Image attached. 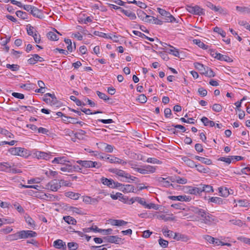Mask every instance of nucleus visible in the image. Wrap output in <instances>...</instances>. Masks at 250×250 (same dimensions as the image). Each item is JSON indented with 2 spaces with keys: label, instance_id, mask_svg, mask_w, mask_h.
Returning a JSON list of instances; mask_svg holds the SVG:
<instances>
[{
  "label": "nucleus",
  "instance_id": "nucleus-51",
  "mask_svg": "<svg viewBox=\"0 0 250 250\" xmlns=\"http://www.w3.org/2000/svg\"><path fill=\"white\" fill-rule=\"evenodd\" d=\"M67 247L70 250H76L78 248V244L75 242H69Z\"/></svg>",
  "mask_w": 250,
  "mask_h": 250
},
{
  "label": "nucleus",
  "instance_id": "nucleus-42",
  "mask_svg": "<svg viewBox=\"0 0 250 250\" xmlns=\"http://www.w3.org/2000/svg\"><path fill=\"white\" fill-rule=\"evenodd\" d=\"M169 47H171V49H169L168 52L170 54H172L175 57H179V52L178 49L171 45H169Z\"/></svg>",
  "mask_w": 250,
  "mask_h": 250
},
{
  "label": "nucleus",
  "instance_id": "nucleus-13",
  "mask_svg": "<svg viewBox=\"0 0 250 250\" xmlns=\"http://www.w3.org/2000/svg\"><path fill=\"white\" fill-rule=\"evenodd\" d=\"M168 198L172 200H178L180 201H189L191 198L186 195H179V196H169Z\"/></svg>",
  "mask_w": 250,
  "mask_h": 250
},
{
  "label": "nucleus",
  "instance_id": "nucleus-23",
  "mask_svg": "<svg viewBox=\"0 0 250 250\" xmlns=\"http://www.w3.org/2000/svg\"><path fill=\"white\" fill-rule=\"evenodd\" d=\"M121 12L129 18L130 20H133L136 19V16L135 14L130 11L125 10L122 8Z\"/></svg>",
  "mask_w": 250,
  "mask_h": 250
},
{
  "label": "nucleus",
  "instance_id": "nucleus-39",
  "mask_svg": "<svg viewBox=\"0 0 250 250\" xmlns=\"http://www.w3.org/2000/svg\"><path fill=\"white\" fill-rule=\"evenodd\" d=\"M45 97H50L51 98L52 105H56L58 102L57 99L54 94H51L49 93H46L44 95Z\"/></svg>",
  "mask_w": 250,
  "mask_h": 250
},
{
  "label": "nucleus",
  "instance_id": "nucleus-16",
  "mask_svg": "<svg viewBox=\"0 0 250 250\" xmlns=\"http://www.w3.org/2000/svg\"><path fill=\"white\" fill-rule=\"evenodd\" d=\"M35 154L38 159H43L46 160H48L51 157L50 152L48 153L42 151H37Z\"/></svg>",
  "mask_w": 250,
  "mask_h": 250
},
{
  "label": "nucleus",
  "instance_id": "nucleus-22",
  "mask_svg": "<svg viewBox=\"0 0 250 250\" xmlns=\"http://www.w3.org/2000/svg\"><path fill=\"white\" fill-rule=\"evenodd\" d=\"M203 74L207 77L211 78L214 77L215 76V73L209 67H205V69H203Z\"/></svg>",
  "mask_w": 250,
  "mask_h": 250
},
{
  "label": "nucleus",
  "instance_id": "nucleus-21",
  "mask_svg": "<svg viewBox=\"0 0 250 250\" xmlns=\"http://www.w3.org/2000/svg\"><path fill=\"white\" fill-rule=\"evenodd\" d=\"M0 167L1 170L6 172H10L12 166L8 163L3 162L0 163Z\"/></svg>",
  "mask_w": 250,
  "mask_h": 250
},
{
  "label": "nucleus",
  "instance_id": "nucleus-64",
  "mask_svg": "<svg viewBox=\"0 0 250 250\" xmlns=\"http://www.w3.org/2000/svg\"><path fill=\"white\" fill-rule=\"evenodd\" d=\"M198 92L199 94L202 96L205 97L207 95V90L203 87H200L198 89Z\"/></svg>",
  "mask_w": 250,
  "mask_h": 250
},
{
  "label": "nucleus",
  "instance_id": "nucleus-56",
  "mask_svg": "<svg viewBox=\"0 0 250 250\" xmlns=\"http://www.w3.org/2000/svg\"><path fill=\"white\" fill-rule=\"evenodd\" d=\"M96 93L100 99H103L105 101L109 99V98L104 93L101 92L99 91H97Z\"/></svg>",
  "mask_w": 250,
  "mask_h": 250
},
{
  "label": "nucleus",
  "instance_id": "nucleus-50",
  "mask_svg": "<svg viewBox=\"0 0 250 250\" xmlns=\"http://www.w3.org/2000/svg\"><path fill=\"white\" fill-rule=\"evenodd\" d=\"M0 133L9 138L14 137V135L12 133L4 129L0 128Z\"/></svg>",
  "mask_w": 250,
  "mask_h": 250
},
{
  "label": "nucleus",
  "instance_id": "nucleus-59",
  "mask_svg": "<svg viewBox=\"0 0 250 250\" xmlns=\"http://www.w3.org/2000/svg\"><path fill=\"white\" fill-rule=\"evenodd\" d=\"M168 15H169L167 16V17L165 18L166 22H173L176 21V22H178V21H176V19L170 13H168Z\"/></svg>",
  "mask_w": 250,
  "mask_h": 250
},
{
  "label": "nucleus",
  "instance_id": "nucleus-26",
  "mask_svg": "<svg viewBox=\"0 0 250 250\" xmlns=\"http://www.w3.org/2000/svg\"><path fill=\"white\" fill-rule=\"evenodd\" d=\"M65 196L67 197L70 198L73 200H78L80 196V194L78 193H75L72 191L66 192Z\"/></svg>",
  "mask_w": 250,
  "mask_h": 250
},
{
  "label": "nucleus",
  "instance_id": "nucleus-40",
  "mask_svg": "<svg viewBox=\"0 0 250 250\" xmlns=\"http://www.w3.org/2000/svg\"><path fill=\"white\" fill-rule=\"evenodd\" d=\"M95 230L97 231V232H101L104 234L107 235L110 234L112 233V229H99L97 226H95Z\"/></svg>",
  "mask_w": 250,
  "mask_h": 250
},
{
  "label": "nucleus",
  "instance_id": "nucleus-12",
  "mask_svg": "<svg viewBox=\"0 0 250 250\" xmlns=\"http://www.w3.org/2000/svg\"><path fill=\"white\" fill-rule=\"evenodd\" d=\"M118 188L123 192H136L135 191V189L134 187L131 185H124L122 184V186H121L120 187Z\"/></svg>",
  "mask_w": 250,
  "mask_h": 250
},
{
  "label": "nucleus",
  "instance_id": "nucleus-36",
  "mask_svg": "<svg viewBox=\"0 0 250 250\" xmlns=\"http://www.w3.org/2000/svg\"><path fill=\"white\" fill-rule=\"evenodd\" d=\"M137 15L143 21H145L146 18H152L150 16L146 15V13L141 10L137 11Z\"/></svg>",
  "mask_w": 250,
  "mask_h": 250
},
{
  "label": "nucleus",
  "instance_id": "nucleus-7",
  "mask_svg": "<svg viewBox=\"0 0 250 250\" xmlns=\"http://www.w3.org/2000/svg\"><path fill=\"white\" fill-rule=\"evenodd\" d=\"M46 188L50 189L52 191H57L59 188H61V182L54 179L49 182L46 185Z\"/></svg>",
  "mask_w": 250,
  "mask_h": 250
},
{
  "label": "nucleus",
  "instance_id": "nucleus-47",
  "mask_svg": "<svg viewBox=\"0 0 250 250\" xmlns=\"http://www.w3.org/2000/svg\"><path fill=\"white\" fill-rule=\"evenodd\" d=\"M81 111L83 112H84L85 114L87 115H90V114H96L98 113H102L103 112L101 111H96L94 112H91V110L89 109H86V108H82L81 109Z\"/></svg>",
  "mask_w": 250,
  "mask_h": 250
},
{
  "label": "nucleus",
  "instance_id": "nucleus-52",
  "mask_svg": "<svg viewBox=\"0 0 250 250\" xmlns=\"http://www.w3.org/2000/svg\"><path fill=\"white\" fill-rule=\"evenodd\" d=\"M6 67L7 68L10 69L12 71H18L19 70L20 66L18 64H7Z\"/></svg>",
  "mask_w": 250,
  "mask_h": 250
},
{
  "label": "nucleus",
  "instance_id": "nucleus-62",
  "mask_svg": "<svg viewBox=\"0 0 250 250\" xmlns=\"http://www.w3.org/2000/svg\"><path fill=\"white\" fill-rule=\"evenodd\" d=\"M205 210L202 208H194L193 209V211L196 213L198 214L199 216H203L204 214Z\"/></svg>",
  "mask_w": 250,
  "mask_h": 250
},
{
  "label": "nucleus",
  "instance_id": "nucleus-55",
  "mask_svg": "<svg viewBox=\"0 0 250 250\" xmlns=\"http://www.w3.org/2000/svg\"><path fill=\"white\" fill-rule=\"evenodd\" d=\"M219 161L226 162L228 164H230L232 160V156L228 157H221L218 159Z\"/></svg>",
  "mask_w": 250,
  "mask_h": 250
},
{
  "label": "nucleus",
  "instance_id": "nucleus-34",
  "mask_svg": "<svg viewBox=\"0 0 250 250\" xmlns=\"http://www.w3.org/2000/svg\"><path fill=\"white\" fill-rule=\"evenodd\" d=\"M220 195L222 197H227L229 194V192L228 189L227 188L220 187L218 188Z\"/></svg>",
  "mask_w": 250,
  "mask_h": 250
},
{
  "label": "nucleus",
  "instance_id": "nucleus-17",
  "mask_svg": "<svg viewBox=\"0 0 250 250\" xmlns=\"http://www.w3.org/2000/svg\"><path fill=\"white\" fill-rule=\"evenodd\" d=\"M43 62L44 59L43 58L39 56L38 54L32 55V57L27 60L29 64H34L37 62Z\"/></svg>",
  "mask_w": 250,
  "mask_h": 250
},
{
  "label": "nucleus",
  "instance_id": "nucleus-61",
  "mask_svg": "<svg viewBox=\"0 0 250 250\" xmlns=\"http://www.w3.org/2000/svg\"><path fill=\"white\" fill-rule=\"evenodd\" d=\"M137 100L141 103L144 104L147 101V98L144 94H141L139 95Z\"/></svg>",
  "mask_w": 250,
  "mask_h": 250
},
{
  "label": "nucleus",
  "instance_id": "nucleus-14",
  "mask_svg": "<svg viewBox=\"0 0 250 250\" xmlns=\"http://www.w3.org/2000/svg\"><path fill=\"white\" fill-rule=\"evenodd\" d=\"M30 13L34 17L38 18L39 19H42L44 17L42 11L35 6H34L33 8L31 10V12H30Z\"/></svg>",
  "mask_w": 250,
  "mask_h": 250
},
{
  "label": "nucleus",
  "instance_id": "nucleus-44",
  "mask_svg": "<svg viewBox=\"0 0 250 250\" xmlns=\"http://www.w3.org/2000/svg\"><path fill=\"white\" fill-rule=\"evenodd\" d=\"M47 38L48 39L51 40V41H58L59 40V38L57 36V35L53 32H49L47 34Z\"/></svg>",
  "mask_w": 250,
  "mask_h": 250
},
{
  "label": "nucleus",
  "instance_id": "nucleus-48",
  "mask_svg": "<svg viewBox=\"0 0 250 250\" xmlns=\"http://www.w3.org/2000/svg\"><path fill=\"white\" fill-rule=\"evenodd\" d=\"M189 191L191 194H200V193H201V187H199V188L192 187L189 190Z\"/></svg>",
  "mask_w": 250,
  "mask_h": 250
},
{
  "label": "nucleus",
  "instance_id": "nucleus-43",
  "mask_svg": "<svg viewBox=\"0 0 250 250\" xmlns=\"http://www.w3.org/2000/svg\"><path fill=\"white\" fill-rule=\"evenodd\" d=\"M144 167L148 174L154 173L156 169V167H153L150 165H146L144 166Z\"/></svg>",
  "mask_w": 250,
  "mask_h": 250
},
{
  "label": "nucleus",
  "instance_id": "nucleus-8",
  "mask_svg": "<svg viewBox=\"0 0 250 250\" xmlns=\"http://www.w3.org/2000/svg\"><path fill=\"white\" fill-rule=\"evenodd\" d=\"M20 232V236L21 239H26L28 238H34L37 236V233L33 230H21Z\"/></svg>",
  "mask_w": 250,
  "mask_h": 250
},
{
  "label": "nucleus",
  "instance_id": "nucleus-46",
  "mask_svg": "<svg viewBox=\"0 0 250 250\" xmlns=\"http://www.w3.org/2000/svg\"><path fill=\"white\" fill-rule=\"evenodd\" d=\"M16 14L18 17L21 18L22 20L27 19L28 16L25 12L19 10L16 12Z\"/></svg>",
  "mask_w": 250,
  "mask_h": 250
},
{
  "label": "nucleus",
  "instance_id": "nucleus-37",
  "mask_svg": "<svg viewBox=\"0 0 250 250\" xmlns=\"http://www.w3.org/2000/svg\"><path fill=\"white\" fill-rule=\"evenodd\" d=\"M195 158L196 160H199V161H201V162H202L203 163L205 164L206 165H209L211 164V163H212L211 160L209 159H208V158H204V157H200L199 156H196L195 157Z\"/></svg>",
  "mask_w": 250,
  "mask_h": 250
},
{
  "label": "nucleus",
  "instance_id": "nucleus-11",
  "mask_svg": "<svg viewBox=\"0 0 250 250\" xmlns=\"http://www.w3.org/2000/svg\"><path fill=\"white\" fill-rule=\"evenodd\" d=\"M104 239L106 242L115 243L116 244H119L121 240V238H119L116 235L107 236L104 237Z\"/></svg>",
  "mask_w": 250,
  "mask_h": 250
},
{
  "label": "nucleus",
  "instance_id": "nucleus-2",
  "mask_svg": "<svg viewBox=\"0 0 250 250\" xmlns=\"http://www.w3.org/2000/svg\"><path fill=\"white\" fill-rule=\"evenodd\" d=\"M8 151L12 155H18L25 158H27L30 155L29 152L23 147H12L9 149Z\"/></svg>",
  "mask_w": 250,
  "mask_h": 250
},
{
  "label": "nucleus",
  "instance_id": "nucleus-5",
  "mask_svg": "<svg viewBox=\"0 0 250 250\" xmlns=\"http://www.w3.org/2000/svg\"><path fill=\"white\" fill-rule=\"evenodd\" d=\"M200 216L202 218L201 222L208 226L211 225L216 220V218L214 216L205 210L204 211V215Z\"/></svg>",
  "mask_w": 250,
  "mask_h": 250
},
{
  "label": "nucleus",
  "instance_id": "nucleus-35",
  "mask_svg": "<svg viewBox=\"0 0 250 250\" xmlns=\"http://www.w3.org/2000/svg\"><path fill=\"white\" fill-rule=\"evenodd\" d=\"M63 219L68 224L76 225L77 223L76 220L70 216H64Z\"/></svg>",
  "mask_w": 250,
  "mask_h": 250
},
{
  "label": "nucleus",
  "instance_id": "nucleus-19",
  "mask_svg": "<svg viewBox=\"0 0 250 250\" xmlns=\"http://www.w3.org/2000/svg\"><path fill=\"white\" fill-rule=\"evenodd\" d=\"M173 238L178 241L182 240L184 242H187L189 239L187 235L178 233H174Z\"/></svg>",
  "mask_w": 250,
  "mask_h": 250
},
{
  "label": "nucleus",
  "instance_id": "nucleus-53",
  "mask_svg": "<svg viewBox=\"0 0 250 250\" xmlns=\"http://www.w3.org/2000/svg\"><path fill=\"white\" fill-rule=\"evenodd\" d=\"M212 110L216 112H219L222 110V106L218 104H214L212 106Z\"/></svg>",
  "mask_w": 250,
  "mask_h": 250
},
{
  "label": "nucleus",
  "instance_id": "nucleus-38",
  "mask_svg": "<svg viewBox=\"0 0 250 250\" xmlns=\"http://www.w3.org/2000/svg\"><path fill=\"white\" fill-rule=\"evenodd\" d=\"M127 3L135 4L137 5V6H138L139 7H140V8H143V9H145L147 7V5L146 3H145L142 1H136V0H133V1H127Z\"/></svg>",
  "mask_w": 250,
  "mask_h": 250
},
{
  "label": "nucleus",
  "instance_id": "nucleus-3",
  "mask_svg": "<svg viewBox=\"0 0 250 250\" xmlns=\"http://www.w3.org/2000/svg\"><path fill=\"white\" fill-rule=\"evenodd\" d=\"M76 163L84 168H99L102 166L100 163L93 162L90 160H78Z\"/></svg>",
  "mask_w": 250,
  "mask_h": 250
},
{
  "label": "nucleus",
  "instance_id": "nucleus-4",
  "mask_svg": "<svg viewBox=\"0 0 250 250\" xmlns=\"http://www.w3.org/2000/svg\"><path fill=\"white\" fill-rule=\"evenodd\" d=\"M186 8L188 12L193 15L200 16L205 14L204 9L197 5L194 6L187 5Z\"/></svg>",
  "mask_w": 250,
  "mask_h": 250
},
{
  "label": "nucleus",
  "instance_id": "nucleus-20",
  "mask_svg": "<svg viewBox=\"0 0 250 250\" xmlns=\"http://www.w3.org/2000/svg\"><path fill=\"white\" fill-rule=\"evenodd\" d=\"M58 197L57 196L49 193H44L42 195V198L48 201H54L55 200H58Z\"/></svg>",
  "mask_w": 250,
  "mask_h": 250
},
{
  "label": "nucleus",
  "instance_id": "nucleus-63",
  "mask_svg": "<svg viewBox=\"0 0 250 250\" xmlns=\"http://www.w3.org/2000/svg\"><path fill=\"white\" fill-rule=\"evenodd\" d=\"M195 167L197 168V170L200 172L206 173L207 172V169L200 164L196 165Z\"/></svg>",
  "mask_w": 250,
  "mask_h": 250
},
{
  "label": "nucleus",
  "instance_id": "nucleus-28",
  "mask_svg": "<svg viewBox=\"0 0 250 250\" xmlns=\"http://www.w3.org/2000/svg\"><path fill=\"white\" fill-rule=\"evenodd\" d=\"M217 56L218 57L217 59L218 60L221 61H223L228 62H232L233 61L232 59L228 56L222 55L220 53L217 54Z\"/></svg>",
  "mask_w": 250,
  "mask_h": 250
},
{
  "label": "nucleus",
  "instance_id": "nucleus-25",
  "mask_svg": "<svg viewBox=\"0 0 250 250\" xmlns=\"http://www.w3.org/2000/svg\"><path fill=\"white\" fill-rule=\"evenodd\" d=\"M209 202H211L218 205H223L226 203L223 199L218 197H211L209 198Z\"/></svg>",
  "mask_w": 250,
  "mask_h": 250
},
{
  "label": "nucleus",
  "instance_id": "nucleus-27",
  "mask_svg": "<svg viewBox=\"0 0 250 250\" xmlns=\"http://www.w3.org/2000/svg\"><path fill=\"white\" fill-rule=\"evenodd\" d=\"M20 235V232L18 231L16 233L9 234L6 237V240L9 241H12L14 240H17L18 239H21Z\"/></svg>",
  "mask_w": 250,
  "mask_h": 250
},
{
  "label": "nucleus",
  "instance_id": "nucleus-31",
  "mask_svg": "<svg viewBox=\"0 0 250 250\" xmlns=\"http://www.w3.org/2000/svg\"><path fill=\"white\" fill-rule=\"evenodd\" d=\"M193 42L194 44L197 45L199 47L203 49H207L208 48V46L201 42L200 40L194 39Z\"/></svg>",
  "mask_w": 250,
  "mask_h": 250
},
{
  "label": "nucleus",
  "instance_id": "nucleus-24",
  "mask_svg": "<svg viewBox=\"0 0 250 250\" xmlns=\"http://www.w3.org/2000/svg\"><path fill=\"white\" fill-rule=\"evenodd\" d=\"M201 121L205 126L209 125L210 127H213L215 125V124L213 121L209 120L206 117H203L201 119Z\"/></svg>",
  "mask_w": 250,
  "mask_h": 250
},
{
  "label": "nucleus",
  "instance_id": "nucleus-41",
  "mask_svg": "<svg viewBox=\"0 0 250 250\" xmlns=\"http://www.w3.org/2000/svg\"><path fill=\"white\" fill-rule=\"evenodd\" d=\"M206 5L208 7L216 12L220 11V12L221 13V12L223 11L222 9H221V11H220V8L216 7L213 3L209 1H208L207 2Z\"/></svg>",
  "mask_w": 250,
  "mask_h": 250
},
{
  "label": "nucleus",
  "instance_id": "nucleus-45",
  "mask_svg": "<svg viewBox=\"0 0 250 250\" xmlns=\"http://www.w3.org/2000/svg\"><path fill=\"white\" fill-rule=\"evenodd\" d=\"M236 9L238 11L242 13H250V8L237 6Z\"/></svg>",
  "mask_w": 250,
  "mask_h": 250
},
{
  "label": "nucleus",
  "instance_id": "nucleus-15",
  "mask_svg": "<svg viewBox=\"0 0 250 250\" xmlns=\"http://www.w3.org/2000/svg\"><path fill=\"white\" fill-rule=\"evenodd\" d=\"M66 163H70V161L68 160L66 157L64 156L55 157L52 161V164H60L62 165H64Z\"/></svg>",
  "mask_w": 250,
  "mask_h": 250
},
{
  "label": "nucleus",
  "instance_id": "nucleus-58",
  "mask_svg": "<svg viewBox=\"0 0 250 250\" xmlns=\"http://www.w3.org/2000/svg\"><path fill=\"white\" fill-rule=\"evenodd\" d=\"M159 244L163 248H166L167 247L168 242L167 241L161 238H160L159 240Z\"/></svg>",
  "mask_w": 250,
  "mask_h": 250
},
{
  "label": "nucleus",
  "instance_id": "nucleus-1",
  "mask_svg": "<svg viewBox=\"0 0 250 250\" xmlns=\"http://www.w3.org/2000/svg\"><path fill=\"white\" fill-rule=\"evenodd\" d=\"M108 171L111 173L116 174L120 177L125 178L126 180V181L129 183L130 182L129 180L131 181H135V179H137L136 177L131 176L128 173H127L121 169L117 168H110L109 169Z\"/></svg>",
  "mask_w": 250,
  "mask_h": 250
},
{
  "label": "nucleus",
  "instance_id": "nucleus-30",
  "mask_svg": "<svg viewBox=\"0 0 250 250\" xmlns=\"http://www.w3.org/2000/svg\"><path fill=\"white\" fill-rule=\"evenodd\" d=\"M68 166V167H70V169H69V172L77 171V172H81V173H82L83 174L85 173V172H84L82 171V168L79 166L75 165V166H72V165H69Z\"/></svg>",
  "mask_w": 250,
  "mask_h": 250
},
{
  "label": "nucleus",
  "instance_id": "nucleus-60",
  "mask_svg": "<svg viewBox=\"0 0 250 250\" xmlns=\"http://www.w3.org/2000/svg\"><path fill=\"white\" fill-rule=\"evenodd\" d=\"M238 203L241 207H250V203L246 200H239Z\"/></svg>",
  "mask_w": 250,
  "mask_h": 250
},
{
  "label": "nucleus",
  "instance_id": "nucleus-57",
  "mask_svg": "<svg viewBox=\"0 0 250 250\" xmlns=\"http://www.w3.org/2000/svg\"><path fill=\"white\" fill-rule=\"evenodd\" d=\"M70 99L75 102L76 104L78 105V106H81L82 105H85V104L84 103H82V102L78 99L75 96H71L70 97Z\"/></svg>",
  "mask_w": 250,
  "mask_h": 250
},
{
  "label": "nucleus",
  "instance_id": "nucleus-18",
  "mask_svg": "<svg viewBox=\"0 0 250 250\" xmlns=\"http://www.w3.org/2000/svg\"><path fill=\"white\" fill-rule=\"evenodd\" d=\"M53 246L58 249L66 250V245L65 242H63L61 239H58L55 241L53 243Z\"/></svg>",
  "mask_w": 250,
  "mask_h": 250
},
{
  "label": "nucleus",
  "instance_id": "nucleus-9",
  "mask_svg": "<svg viewBox=\"0 0 250 250\" xmlns=\"http://www.w3.org/2000/svg\"><path fill=\"white\" fill-rule=\"evenodd\" d=\"M100 199V198L99 197L92 198L90 196H85L83 198V201L87 204L96 205L98 203Z\"/></svg>",
  "mask_w": 250,
  "mask_h": 250
},
{
  "label": "nucleus",
  "instance_id": "nucleus-6",
  "mask_svg": "<svg viewBox=\"0 0 250 250\" xmlns=\"http://www.w3.org/2000/svg\"><path fill=\"white\" fill-rule=\"evenodd\" d=\"M101 181L103 184L112 188H120V186H122L121 183L118 182H115L111 179H109L106 178L102 177L101 179Z\"/></svg>",
  "mask_w": 250,
  "mask_h": 250
},
{
  "label": "nucleus",
  "instance_id": "nucleus-32",
  "mask_svg": "<svg viewBox=\"0 0 250 250\" xmlns=\"http://www.w3.org/2000/svg\"><path fill=\"white\" fill-rule=\"evenodd\" d=\"M127 224V222L123 220H112L111 224L113 226H125Z\"/></svg>",
  "mask_w": 250,
  "mask_h": 250
},
{
  "label": "nucleus",
  "instance_id": "nucleus-54",
  "mask_svg": "<svg viewBox=\"0 0 250 250\" xmlns=\"http://www.w3.org/2000/svg\"><path fill=\"white\" fill-rule=\"evenodd\" d=\"M213 31L215 32L218 33L220 35H221V36L222 37H225L226 36V32L223 30H222L221 28H220L217 26H216L214 28Z\"/></svg>",
  "mask_w": 250,
  "mask_h": 250
},
{
  "label": "nucleus",
  "instance_id": "nucleus-10",
  "mask_svg": "<svg viewBox=\"0 0 250 250\" xmlns=\"http://www.w3.org/2000/svg\"><path fill=\"white\" fill-rule=\"evenodd\" d=\"M105 160H108L111 163L120 164L123 165H125L126 164V162L124 161L123 160L116 157L111 156L109 155H108L107 157L105 158Z\"/></svg>",
  "mask_w": 250,
  "mask_h": 250
},
{
  "label": "nucleus",
  "instance_id": "nucleus-49",
  "mask_svg": "<svg viewBox=\"0 0 250 250\" xmlns=\"http://www.w3.org/2000/svg\"><path fill=\"white\" fill-rule=\"evenodd\" d=\"M69 210L72 211L73 212H75L78 214H83V213L82 212V210L78 208L74 207H69Z\"/></svg>",
  "mask_w": 250,
  "mask_h": 250
},
{
  "label": "nucleus",
  "instance_id": "nucleus-33",
  "mask_svg": "<svg viewBox=\"0 0 250 250\" xmlns=\"http://www.w3.org/2000/svg\"><path fill=\"white\" fill-rule=\"evenodd\" d=\"M201 192H213V189L212 186L208 185H201Z\"/></svg>",
  "mask_w": 250,
  "mask_h": 250
},
{
  "label": "nucleus",
  "instance_id": "nucleus-29",
  "mask_svg": "<svg viewBox=\"0 0 250 250\" xmlns=\"http://www.w3.org/2000/svg\"><path fill=\"white\" fill-rule=\"evenodd\" d=\"M111 197L113 200L119 199L121 201H125L128 198L127 197L124 196L122 193L117 192L116 194H111Z\"/></svg>",
  "mask_w": 250,
  "mask_h": 250
}]
</instances>
